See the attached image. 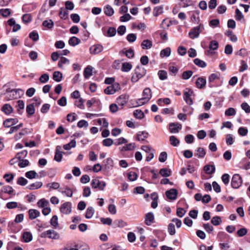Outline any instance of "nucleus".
Masks as SVG:
<instances>
[{"instance_id":"0eeeda50","label":"nucleus","mask_w":250,"mask_h":250,"mask_svg":"<svg viewBox=\"0 0 250 250\" xmlns=\"http://www.w3.org/2000/svg\"><path fill=\"white\" fill-rule=\"evenodd\" d=\"M193 94V90L189 88H186L184 92V99L186 103L189 105L193 104V100L191 98Z\"/></svg>"},{"instance_id":"603ef678","label":"nucleus","mask_w":250,"mask_h":250,"mask_svg":"<svg viewBox=\"0 0 250 250\" xmlns=\"http://www.w3.org/2000/svg\"><path fill=\"white\" fill-rule=\"evenodd\" d=\"M194 62L196 65L202 68H204L207 65L206 63L204 61L201 60L198 58L194 59Z\"/></svg>"},{"instance_id":"e433bc0d","label":"nucleus","mask_w":250,"mask_h":250,"mask_svg":"<svg viewBox=\"0 0 250 250\" xmlns=\"http://www.w3.org/2000/svg\"><path fill=\"white\" fill-rule=\"evenodd\" d=\"M49 203L48 200L44 198H42L39 200L37 203V205L39 207L45 208L49 205Z\"/></svg>"},{"instance_id":"393cba45","label":"nucleus","mask_w":250,"mask_h":250,"mask_svg":"<svg viewBox=\"0 0 250 250\" xmlns=\"http://www.w3.org/2000/svg\"><path fill=\"white\" fill-rule=\"evenodd\" d=\"M81 42V40L76 37H71L68 43L70 45L72 46H75Z\"/></svg>"},{"instance_id":"f8f14e48","label":"nucleus","mask_w":250,"mask_h":250,"mask_svg":"<svg viewBox=\"0 0 250 250\" xmlns=\"http://www.w3.org/2000/svg\"><path fill=\"white\" fill-rule=\"evenodd\" d=\"M182 128L181 124L178 123H172L169 124V131L172 133H176L179 132Z\"/></svg>"},{"instance_id":"5701e85b","label":"nucleus","mask_w":250,"mask_h":250,"mask_svg":"<svg viewBox=\"0 0 250 250\" xmlns=\"http://www.w3.org/2000/svg\"><path fill=\"white\" fill-rule=\"evenodd\" d=\"M196 86L199 88H203L205 86L206 80L204 78H199L196 81Z\"/></svg>"},{"instance_id":"c03bdc74","label":"nucleus","mask_w":250,"mask_h":250,"mask_svg":"<svg viewBox=\"0 0 250 250\" xmlns=\"http://www.w3.org/2000/svg\"><path fill=\"white\" fill-rule=\"evenodd\" d=\"M76 142L75 140H72L69 143L65 144L63 146V148L65 150H68L70 149L72 147H74L76 146Z\"/></svg>"},{"instance_id":"680f3d73","label":"nucleus","mask_w":250,"mask_h":250,"mask_svg":"<svg viewBox=\"0 0 250 250\" xmlns=\"http://www.w3.org/2000/svg\"><path fill=\"white\" fill-rule=\"evenodd\" d=\"M219 44L217 41H212L210 42V44L209 45V48L210 50H215L217 49L218 48Z\"/></svg>"},{"instance_id":"6ab92c4d","label":"nucleus","mask_w":250,"mask_h":250,"mask_svg":"<svg viewBox=\"0 0 250 250\" xmlns=\"http://www.w3.org/2000/svg\"><path fill=\"white\" fill-rule=\"evenodd\" d=\"M29 218L30 220H33L40 215V212L37 209H30L28 211Z\"/></svg>"},{"instance_id":"09e8293b","label":"nucleus","mask_w":250,"mask_h":250,"mask_svg":"<svg viewBox=\"0 0 250 250\" xmlns=\"http://www.w3.org/2000/svg\"><path fill=\"white\" fill-rule=\"evenodd\" d=\"M158 75L161 80H164L167 79V74L166 71L161 70L158 72Z\"/></svg>"},{"instance_id":"6e6d98bb","label":"nucleus","mask_w":250,"mask_h":250,"mask_svg":"<svg viewBox=\"0 0 250 250\" xmlns=\"http://www.w3.org/2000/svg\"><path fill=\"white\" fill-rule=\"evenodd\" d=\"M192 74L193 72L191 70L185 71L183 72L182 78L184 80H188L191 77Z\"/></svg>"},{"instance_id":"864d4df0","label":"nucleus","mask_w":250,"mask_h":250,"mask_svg":"<svg viewBox=\"0 0 250 250\" xmlns=\"http://www.w3.org/2000/svg\"><path fill=\"white\" fill-rule=\"evenodd\" d=\"M50 224L54 228H57L58 226V218L56 215H54L50 220Z\"/></svg>"},{"instance_id":"58836bf2","label":"nucleus","mask_w":250,"mask_h":250,"mask_svg":"<svg viewBox=\"0 0 250 250\" xmlns=\"http://www.w3.org/2000/svg\"><path fill=\"white\" fill-rule=\"evenodd\" d=\"M62 73L59 71H55L53 73V79L57 82H59L62 81Z\"/></svg>"},{"instance_id":"9d476101","label":"nucleus","mask_w":250,"mask_h":250,"mask_svg":"<svg viewBox=\"0 0 250 250\" xmlns=\"http://www.w3.org/2000/svg\"><path fill=\"white\" fill-rule=\"evenodd\" d=\"M91 185L92 188H98L100 190H103L106 186V183L104 181H101L98 179H94L92 180Z\"/></svg>"},{"instance_id":"ddd939ff","label":"nucleus","mask_w":250,"mask_h":250,"mask_svg":"<svg viewBox=\"0 0 250 250\" xmlns=\"http://www.w3.org/2000/svg\"><path fill=\"white\" fill-rule=\"evenodd\" d=\"M178 192L175 188H171L166 192L167 197L171 200H175L177 197Z\"/></svg>"},{"instance_id":"dca6fc26","label":"nucleus","mask_w":250,"mask_h":250,"mask_svg":"<svg viewBox=\"0 0 250 250\" xmlns=\"http://www.w3.org/2000/svg\"><path fill=\"white\" fill-rule=\"evenodd\" d=\"M103 48L102 45L97 44L91 46L89 51L91 54H96L101 52L103 50Z\"/></svg>"},{"instance_id":"7c9ffc66","label":"nucleus","mask_w":250,"mask_h":250,"mask_svg":"<svg viewBox=\"0 0 250 250\" xmlns=\"http://www.w3.org/2000/svg\"><path fill=\"white\" fill-rule=\"evenodd\" d=\"M16 83L14 82L9 83L4 85V87L6 88L5 91L7 94V96L9 95L12 91L15 89L12 88L11 86H14Z\"/></svg>"},{"instance_id":"c85d7f7f","label":"nucleus","mask_w":250,"mask_h":250,"mask_svg":"<svg viewBox=\"0 0 250 250\" xmlns=\"http://www.w3.org/2000/svg\"><path fill=\"white\" fill-rule=\"evenodd\" d=\"M22 238L25 242L28 243L32 240L33 237L31 232L26 231L23 233Z\"/></svg>"},{"instance_id":"49530a36","label":"nucleus","mask_w":250,"mask_h":250,"mask_svg":"<svg viewBox=\"0 0 250 250\" xmlns=\"http://www.w3.org/2000/svg\"><path fill=\"white\" fill-rule=\"evenodd\" d=\"M46 186L50 190H51V189H57L59 188L60 185L59 183L54 182L52 183L47 184Z\"/></svg>"},{"instance_id":"a19ab883","label":"nucleus","mask_w":250,"mask_h":250,"mask_svg":"<svg viewBox=\"0 0 250 250\" xmlns=\"http://www.w3.org/2000/svg\"><path fill=\"white\" fill-rule=\"evenodd\" d=\"M25 176L29 179H32L35 178H39L37 173L34 170H30L25 173Z\"/></svg>"},{"instance_id":"4be33fe9","label":"nucleus","mask_w":250,"mask_h":250,"mask_svg":"<svg viewBox=\"0 0 250 250\" xmlns=\"http://www.w3.org/2000/svg\"><path fill=\"white\" fill-rule=\"evenodd\" d=\"M141 46L143 49H150L152 46V42L150 40H145L142 42Z\"/></svg>"},{"instance_id":"f704fd0d","label":"nucleus","mask_w":250,"mask_h":250,"mask_svg":"<svg viewBox=\"0 0 250 250\" xmlns=\"http://www.w3.org/2000/svg\"><path fill=\"white\" fill-rule=\"evenodd\" d=\"M132 67V64L129 62H124L122 63L121 70L123 72H128Z\"/></svg>"},{"instance_id":"f257e3e1","label":"nucleus","mask_w":250,"mask_h":250,"mask_svg":"<svg viewBox=\"0 0 250 250\" xmlns=\"http://www.w3.org/2000/svg\"><path fill=\"white\" fill-rule=\"evenodd\" d=\"M142 95L143 98L138 100L136 106L142 105L147 103L150 100L152 97L151 90L148 87L145 88L143 91Z\"/></svg>"},{"instance_id":"79ce46f5","label":"nucleus","mask_w":250,"mask_h":250,"mask_svg":"<svg viewBox=\"0 0 250 250\" xmlns=\"http://www.w3.org/2000/svg\"><path fill=\"white\" fill-rule=\"evenodd\" d=\"M70 61L65 57H62L58 62V66L60 68H62L64 64H69Z\"/></svg>"},{"instance_id":"37998d69","label":"nucleus","mask_w":250,"mask_h":250,"mask_svg":"<svg viewBox=\"0 0 250 250\" xmlns=\"http://www.w3.org/2000/svg\"><path fill=\"white\" fill-rule=\"evenodd\" d=\"M160 174L163 177H168L170 176L171 171L167 168H162L160 170Z\"/></svg>"},{"instance_id":"4d7b16f0","label":"nucleus","mask_w":250,"mask_h":250,"mask_svg":"<svg viewBox=\"0 0 250 250\" xmlns=\"http://www.w3.org/2000/svg\"><path fill=\"white\" fill-rule=\"evenodd\" d=\"M163 12V8L162 6H157L153 9V15L157 17Z\"/></svg>"},{"instance_id":"aec40b11","label":"nucleus","mask_w":250,"mask_h":250,"mask_svg":"<svg viewBox=\"0 0 250 250\" xmlns=\"http://www.w3.org/2000/svg\"><path fill=\"white\" fill-rule=\"evenodd\" d=\"M61 147L57 146L56 147L55 155L54 156V160L58 162L61 161L62 157V152L60 151Z\"/></svg>"},{"instance_id":"6e6552de","label":"nucleus","mask_w":250,"mask_h":250,"mask_svg":"<svg viewBox=\"0 0 250 250\" xmlns=\"http://www.w3.org/2000/svg\"><path fill=\"white\" fill-rule=\"evenodd\" d=\"M47 235L48 237L53 239H59L60 238L59 234L54 230H48L42 233L41 237L44 238Z\"/></svg>"},{"instance_id":"69168bd1","label":"nucleus","mask_w":250,"mask_h":250,"mask_svg":"<svg viewBox=\"0 0 250 250\" xmlns=\"http://www.w3.org/2000/svg\"><path fill=\"white\" fill-rule=\"evenodd\" d=\"M236 114V111L234 108L229 107L225 111V115L227 116H233Z\"/></svg>"},{"instance_id":"c756f323","label":"nucleus","mask_w":250,"mask_h":250,"mask_svg":"<svg viewBox=\"0 0 250 250\" xmlns=\"http://www.w3.org/2000/svg\"><path fill=\"white\" fill-rule=\"evenodd\" d=\"M42 182H36L34 183L29 185L27 188L30 190H34L40 188L42 187Z\"/></svg>"},{"instance_id":"2eb2a0df","label":"nucleus","mask_w":250,"mask_h":250,"mask_svg":"<svg viewBox=\"0 0 250 250\" xmlns=\"http://www.w3.org/2000/svg\"><path fill=\"white\" fill-rule=\"evenodd\" d=\"M18 122V120L16 118H9L6 119L3 123V125L5 127H10L13 126L14 125H16Z\"/></svg>"},{"instance_id":"13d9d810","label":"nucleus","mask_w":250,"mask_h":250,"mask_svg":"<svg viewBox=\"0 0 250 250\" xmlns=\"http://www.w3.org/2000/svg\"><path fill=\"white\" fill-rule=\"evenodd\" d=\"M211 222L213 225L218 226L222 222V220L219 216H216L212 217Z\"/></svg>"},{"instance_id":"a18cd8bd","label":"nucleus","mask_w":250,"mask_h":250,"mask_svg":"<svg viewBox=\"0 0 250 250\" xmlns=\"http://www.w3.org/2000/svg\"><path fill=\"white\" fill-rule=\"evenodd\" d=\"M29 161L28 160L21 158L20 160H19L18 166L21 168H23L29 166Z\"/></svg>"},{"instance_id":"774afa93","label":"nucleus","mask_w":250,"mask_h":250,"mask_svg":"<svg viewBox=\"0 0 250 250\" xmlns=\"http://www.w3.org/2000/svg\"><path fill=\"white\" fill-rule=\"evenodd\" d=\"M241 108L246 113H250V106L247 103H243L241 105Z\"/></svg>"},{"instance_id":"20e7f679","label":"nucleus","mask_w":250,"mask_h":250,"mask_svg":"<svg viewBox=\"0 0 250 250\" xmlns=\"http://www.w3.org/2000/svg\"><path fill=\"white\" fill-rule=\"evenodd\" d=\"M121 89L120 85L118 83H115L111 85L107 86L104 90L106 94L111 95L114 94L116 91Z\"/></svg>"},{"instance_id":"3c124183","label":"nucleus","mask_w":250,"mask_h":250,"mask_svg":"<svg viewBox=\"0 0 250 250\" xmlns=\"http://www.w3.org/2000/svg\"><path fill=\"white\" fill-rule=\"evenodd\" d=\"M157 103L160 106H163L162 103H164L166 104H169L170 103V100L168 98H166L164 99L160 98L157 101Z\"/></svg>"},{"instance_id":"f03ea898","label":"nucleus","mask_w":250,"mask_h":250,"mask_svg":"<svg viewBox=\"0 0 250 250\" xmlns=\"http://www.w3.org/2000/svg\"><path fill=\"white\" fill-rule=\"evenodd\" d=\"M146 72L144 67L139 65L137 66L135 69L134 74L131 77V82L133 83L138 82L139 79L145 76Z\"/></svg>"},{"instance_id":"a211bd4d","label":"nucleus","mask_w":250,"mask_h":250,"mask_svg":"<svg viewBox=\"0 0 250 250\" xmlns=\"http://www.w3.org/2000/svg\"><path fill=\"white\" fill-rule=\"evenodd\" d=\"M154 220V216L152 212L147 213L145 216V224L147 226H150Z\"/></svg>"},{"instance_id":"4468645a","label":"nucleus","mask_w":250,"mask_h":250,"mask_svg":"<svg viewBox=\"0 0 250 250\" xmlns=\"http://www.w3.org/2000/svg\"><path fill=\"white\" fill-rule=\"evenodd\" d=\"M32 130L30 129L25 128L22 129L19 133L16 134L14 136V139L15 141H18L21 139L23 136L26 134L31 133Z\"/></svg>"},{"instance_id":"423d86ee","label":"nucleus","mask_w":250,"mask_h":250,"mask_svg":"<svg viewBox=\"0 0 250 250\" xmlns=\"http://www.w3.org/2000/svg\"><path fill=\"white\" fill-rule=\"evenodd\" d=\"M24 93V91L21 89H15L12 92L7 96L8 100L17 99L20 98Z\"/></svg>"},{"instance_id":"f3484780","label":"nucleus","mask_w":250,"mask_h":250,"mask_svg":"<svg viewBox=\"0 0 250 250\" xmlns=\"http://www.w3.org/2000/svg\"><path fill=\"white\" fill-rule=\"evenodd\" d=\"M104 168L106 170L112 169L113 167V161L110 158H108L103 162Z\"/></svg>"},{"instance_id":"0e129e2a","label":"nucleus","mask_w":250,"mask_h":250,"mask_svg":"<svg viewBox=\"0 0 250 250\" xmlns=\"http://www.w3.org/2000/svg\"><path fill=\"white\" fill-rule=\"evenodd\" d=\"M2 191L3 192H4V193H8L9 194H11L13 192L14 190L12 187H11L10 186H4L2 188Z\"/></svg>"},{"instance_id":"2f4dec72","label":"nucleus","mask_w":250,"mask_h":250,"mask_svg":"<svg viewBox=\"0 0 250 250\" xmlns=\"http://www.w3.org/2000/svg\"><path fill=\"white\" fill-rule=\"evenodd\" d=\"M1 110L6 114H9L12 112L13 108L9 104H6L2 106Z\"/></svg>"},{"instance_id":"473e14b6","label":"nucleus","mask_w":250,"mask_h":250,"mask_svg":"<svg viewBox=\"0 0 250 250\" xmlns=\"http://www.w3.org/2000/svg\"><path fill=\"white\" fill-rule=\"evenodd\" d=\"M104 10V14L108 16H112L114 12L113 9L109 5H107L105 6Z\"/></svg>"},{"instance_id":"e2e57ef3","label":"nucleus","mask_w":250,"mask_h":250,"mask_svg":"<svg viewBox=\"0 0 250 250\" xmlns=\"http://www.w3.org/2000/svg\"><path fill=\"white\" fill-rule=\"evenodd\" d=\"M83 102V100L80 98L79 100L75 101V105L80 109H84Z\"/></svg>"},{"instance_id":"ea45409f","label":"nucleus","mask_w":250,"mask_h":250,"mask_svg":"<svg viewBox=\"0 0 250 250\" xmlns=\"http://www.w3.org/2000/svg\"><path fill=\"white\" fill-rule=\"evenodd\" d=\"M148 136V133L145 131L139 132L137 134V139L138 141H144Z\"/></svg>"},{"instance_id":"052dcab7","label":"nucleus","mask_w":250,"mask_h":250,"mask_svg":"<svg viewBox=\"0 0 250 250\" xmlns=\"http://www.w3.org/2000/svg\"><path fill=\"white\" fill-rule=\"evenodd\" d=\"M29 37L34 42L37 41L39 38L38 33L34 31L29 34Z\"/></svg>"},{"instance_id":"412c9836","label":"nucleus","mask_w":250,"mask_h":250,"mask_svg":"<svg viewBox=\"0 0 250 250\" xmlns=\"http://www.w3.org/2000/svg\"><path fill=\"white\" fill-rule=\"evenodd\" d=\"M93 69V68L90 65H88L85 68L83 72V75L85 79H87L92 75Z\"/></svg>"},{"instance_id":"b1692460","label":"nucleus","mask_w":250,"mask_h":250,"mask_svg":"<svg viewBox=\"0 0 250 250\" xmlns=\"http://www.w3.org/2000/svg\"><path fill=\"white\" fill-rule=\"evenodd\" d=\"M59 191L60 192L62 193V194H65V196H66L67 197H72L73 195V192L72 190L70 188H69L67 187H66L64 188V190L59 189Z\"/></svg>"},{"instance_id":"de8ad7c7","label":"nucleus","mask_w":250,"mask_h":250,"mask_svg":"<svg viewBox=\"0 0 250 250\" xmlns=\"http://www.w3.org/2000/svg\"><path fill=\"white\" fill-rule=\"evenodd\" d=\"M169 142L170 144L174 146H177L180 143L179 140L174 136H170Z\"/></svg>"},{"instance_id":"39448f33","label":"nucleus","mask_w":250,"mask_h":250,"mask_svg":"<svg viewBox=\"0 0 250 250\" xmlns=\"http://www.w3.org/2000/svg\"><path fill=\"white\" fill-rule=\"evenodd\" d=\"M231 186L233 188H238L242 184V179L238 174H235L231 179Z\"/></svg>"},{"instance_id":"c9c22d12","label":"nucleus","mask_w":250,"mask_h":250,"mask_svg":"<svg viewBox=\"0 0 250 250\" xmlns=\"http://www.w3.org/2000/svg\"><path fill=\"white\" fill-rule=\"evenodd\" d=\"M135 148V144L134 143H129L126 146L121 148V150L125 151L127 150H132Z\"/></svg>"},{"instance_id":"72a5a7b5","label":"nucleus","mask_w":250,"mask_h":250,"mask_svg":"<svg viewBox=\"0 0 250 250\" xmlns=\"http://www.w3.org/2000/svg\"><path fill=\"white\" fill-rule=\"evenodd\" d=\"M171 53V49L170 47H167L165 49H163L160 52V55L161 57L164 58L168 57L170 56Z\"/></svg>"},{"instance_id":"a878e982","label":"nucleus","mask_w":250,"mask_h":250,"mask_svg":"<svg viewBox=\"0 0 250 250\" xmlns=\"http://www.w3.org/2000/svg\"><path fill=\"white\" fill-rule=\"evenodd\" d=\"M206 151L202 147H199L195 152V156L198 158H202L206 155Z\"/></svg>"},{"instance_id":"1a4fd4ad","label":"nucleus","mask_w":250,"mask_h":250,"mask_svg":"<svg viewBox=\"0 0 250 250\" xmlns=\"http://www.w3.org/2000/svg\"><path fill=\"white\" fill-rule=\"evenodd\" d=\"M60 211L64 214H68L72 210V204L70 202H66L62 204L60 208Z\"/></svg>"},{"instance_id":"4c0bfd02","label":"nucleus","mask_w":250,"mask_h":250,"mask_svg":"<svg viewBox=\"0 0 250 250\" xmlns=\"http://www.w3.org/2000/svg\"><path fill=\"white\" fill-rule=\"evenodd\" d=\"M95 210L93 207H89L87 209L85 213V217L87 219L91 218L94 213Z\"/></svg>"},{"instance_id":"5fc2aeb1","label":"nucleus","mask_w":250,"mask_h":250,"mask_svg":"<svg viewBox=\"0 0 250 250\" xmlns=\"http://www.w3.org/2000/svg\"><path fill=\"white\" fill-rule=\"evenodd\" d=\"M42 25L48 29H51L54 26V22L51 20H45L43 21Z\"/></svg>"},{"instance_id":"8fccbe9b","label":"nucleus","mask_w":250,"mask_h":250,"mask_svg":"<svg viewBox=\"0 0 250 250\" xmlns=\"http://www.w3.org/2000/svg\"><path fill=\"white\" fill-rule=\"evenodd\" d=\"M26 110L29 115L31 116L33 115L35 111L34 105L33 104L27 105Z\"/></svg>"},{"instance_id":"bb28decb","label":"nucleus","mask_w":250,"mask_h":250,"mask_svg":"<svg viewBox=\"0 0 250 250\" xmlns=\"http://www.w3.org/2000/svg\"><path fill=\"white\" fill-rule=\"evenodd\" d=\"M204 170L206 173L211 174L215 172V167L213 165H207L204 167Z\"/></svg>"},{"instance_id":"bf43d9fd","label":"nucleus","mask_w":250,"mask_h":250,"mask_svg":"<svg viewBox=\"0 0 250 250\" xmlns=\"http://www.w3.org/2000/svg\"><path fill=\"white\" fill-rule=\"evenodd\" d=\"M133 115L136 118L139 119H141L144 117V113L140 110H136L134 112Z\"/></svg>"},{"instance_id":"9b49d317","label":"nucleus","mask_w":250,"mask_h":250,"mask_svg":"<svg viewBox=\"0 0 250 250\" xmlns=\"http://www.w3.org/2000/svg\"><path fill=\"white\" fill-rule=\"evenodd\" d=\"M129 100V96L126 94L120 95L116 100V102L121 108L126 104Z\"/></svg>"},{"instance_id":"7ed1b4c3","label":"nucleus","mask_w":250,"mask_h":250,"mask_svg":"<svg viewBox=\"0 0 250 250\" xmlns=\"http://www.w3.org/2000/svg\"><path fill=\"white\" fill-rule=\"evenodd\" d=\"M204 30V26L203 24H200L198 26L192 28L188 33L189 38L191 39L197 38L199 34Z\"/></svg>"},{"instance_id":"338daca9","label":"nucleus","mask_w":250,"mask_h":250,"mask_svg":"<svg viewBox=\"0 0 250 250\" xmlns=\"http://www.w3.org/2000/svg\"><path fill=\"white\" fill-rule=\"evenodd\" d=\"M114 143L113 140L110 138L105 139L103 141V145L105 146H110Z\"/></svg>"},{"instance_id":"cd10ccee","label":"nucleus","mask_w":250,"mask_h":250,"mask_svg":"<svg viewBox=\"0 0 250 250\" xmlns=\"http://www.w3.org/2000/svg\"><path fill=\"white\" fill-rule=\"evenodd\" d=\"M59 16L62 19L65 20L68 18V13L66 9H65L63 7L60 9Z\"/></svg>"}]
</instances>
